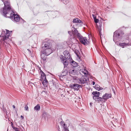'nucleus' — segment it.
Instances as JSON below:
<instances>
[{"instance_id":"obj_1","label":"nucleus","mask_w":131,"mask_h":131,"mask_svg":"<svg viewBox=\"0 0 131 131\" xmlns=\"http://www.w3.org/2000/svg\"><path fill=\"white\" fill-rule=\"evenodd\" d=\"M4 6L3 8L2 15L5 17L10 18L12 19L14 17V21L18 22L19 21L21 18L18 15H15L14 13L12 11L10 2L9 0H3Z\"/></svg>"},{"instance_id":"obj_2","label":"nucleus","mask_w":131,"mask_h":131,"mask_svg":"<svg viewBox=\"0 0 131 131\" xmlns=\"http://www.w3.org/2000/svg\"><path fill=\"white\" fill-rule=\"evenodd\" d=\"M41 48L43 50L42 51H45L49 53H52V50L51 49V46L49 43L45 40L43 41L41 45Z\"/></svg>"},{"instance_id":"obj_3","label":"nucleus","mask_w":131,"mask_h":131,"mask_svg":"<svg viewBox=\"0 0 131 131\" xmlns=\"http://www.w3.org/2000/svg\"><path fill=\"white\" fill-rule=\"evenodd\" d=\"M120 31L118 30L115 31L114 33L113 40L117 45H118V42L122 40V36L120 34Z\"/></svg>"},{"instance_id":"obj_4","label":"nucleus","mask_w":131,"mask_h":131,"mask_svg":"<svg viewBox=\"0 0 131 131\" xmlns=\"http://www.w3.org/2000/svg\"><path fill=\"white\" fill-rule=\"evenodd\" d=\"M51 53H49V52H46L45 51H41L40 52L41 58L43 61L46 60L47 58V56H48Z\"/></svg>"},{"instance_id":"obj_5","label":"nucleus","mask_w":131,"mask_h":131,"mask_svg":"<svg viewBox=\"0 0 131 131\" xmlns=\"http://www.w3.org/2000/svg\"><path fill=\"white\" fill-rule=\"evenodd\" d=\"M12 31H9L8 30L5 29V30L3 31L2 32V34H5V36L3 37V40H7L9 37L10 33Z\"/></svg>"},{"instance_id":"obj_6","label":"nucleus","mask_w":131,"mask_h":131,"mask_svg":"<svg viewBox=\"0 0 131 131\" xmlns=\"http://www.w3.org/2000/svg\"><path fill=\"white\" fill-rule=\"evenodd\" d=\"M69 86L72 89L78 91L79 88L81 87V86L76 83L71 84Z\"/></svg>"},{"instance_id":"obj_7","label":"nucleus","mask_w":131,"mask_h":131,"mask_svg":"<svg viewBox=\"0 0 131 131\" xmlns=\"http://www.w3.org/2000/svg\"><path fill=\"white\" fill-rule=\"evenodd\" d=\"M88 79L85 76H82L79 79V83L81 84H85Z\"/></svg>"},{"instance_id":"obj_8","label":"nucleus","mask_w":131,"mask_h":131,"mask_svg":"<svg viewBox=\"0 0 131 131\" xmlns=\"http://www.w3.org/2000/svg\"><path fill=\"white\" fill-rule=\"evenodd\" d=\"M112 95L111 94L106 93L102 96L103 100L105 101L107 100L108 99L111 98Z\"/></svg>"},{"instance_id":"obj_9","label":"nucleus","mask_w":131,"mask_h":131,"mask_svg":"<svg viewBox=\"0 0 131 131\" xmlns=\"http://www.w3.org/2000/svg\"><path fill=\"white\" fill-rule=\"evenodd\" d=\"M63 54L64 56L67 58V59H72V58L70 57V53L67 50H65L64 51Z\"/></svg>"},{"instance_id":"obj_10","label":"nucleus","mask_w":131,"mask_h":131,"mask_svg":"<svg viewBox=\"0 0 131 131\" xmlns=\"http://www.w3.org/2000/svg\"><path fill=\"white\" fill-rule=\"evenodd\" d=\"M82 39L79 40L80 42L82 44L84 45H85L87 44V40L86 38V37H83L81 38Z\"/></svg>"},{"instance_id":"obj_11","label":"nucleus","mask_w":131,"mask_h":131,"mask_svg":"<svg viewBox=\"0 0 131 131\" xmlns=\"http://www.w3.org/2000/svg\"><path fill=\"white\" fill-rule=\"evenodd\" d=\"M92 94L93 95V98L94 100L100 96V93L97 91H93L92 93Z\"/></svg>"},{"instance_id":"obj_12","label":"nucleus","mask_w":131,"mask_h":131,"mask_svg":"<svg viewBox=\"0 0 131 131\" xmlns=\"http://www.w3.org/2000/svg\"><path fill=\"white\" fill-rule=\"evenodd\" d=\"M118 45L122 47L123 48H124V46H131V43H130V41L128 43H118Z\"/></svg>"},{"instance_id":"obj_13","label":"nucleus","mask_w":131,"mask_h":131,"mask_svg":"<svg viewBox=\"0 0 131 131\" xmlns=\"http://www.w3.org/2000/svg\"><path fill=\"white\" fill-rule=\"evenodd\" d=\"M80 73L83 74L85 76H87L88 73V72L85 69H82L80 70Z\"/></svg>"},{"instance_id":"obj_14","label":"nucleus","mask_w":131,"mask_h":131,"mask_svg":"<svg viewBox=\"0 0 131 131\" xmlns=\"http://www.w3.org/2000/svg\"><path fill=\"white\" fill-rule=\"evenodd\" d=\"M40 72L41 74V80L42 81L43 79L46 78V75L45 74L42 70H40Z\"/></svg>"},{"instance_id":"obj_15","label":"nucleus","mask_w":131,"mask_h":131,"mask_svg":"<svg viewBox=\"0 0 131 131\" xmlns=\"http://www.w3.org/2000/svg\"><path fill=\"white\" fill-rule=\"evenodd\" d=\"M72 22L74 23H81L82 22L81 20H80L79 19L77 18L74 19Z\"/></svg>"},{"instance_id":"obj_16","label":"nucleus","mask_w":131,"mask_h":131,"mask_svg":"<svg viewBox=\"0 0 131 131\" xmlns=\"http://www.w3.org/2000/svg\"><path fill=\"white\" fill-rule=\"evenodd\" d=\"M68 73V71L67 70L63 69L61 73V75L62 76H65Z\"/></svg>"},{"instance_id":"obj_17","label":"nucleus","mask_w":131,"mask_h":131,"mask_svg":"<svg viewBox=\"0 0 131 131\" xmlns=\"http://www.w3.org/2000/svg\"><path fill=\"white\" fill-rule=\"evenodd\" d=\"M69 73L70 74L75 75L77 74V71L76 70L73 69L69 70Z\"/></svg>"},{"instance_id":"obj_18","label":"nucleus","mask_w":131,"mask_h":131,"mask_svg":"<svg viewBox=\"0 0 131 131\" xmlns=\"http://www.w3.org/2000/svg\"><path fill=\"white\" fill-rule=\"evenodd\" d=\"M75 53L76 54L78 58L80 59L81 57V54L80 52L78 50H76L75 51Z\"/></svg>"},{"instance_id":"obj_19","label":"nucleus","mask_w":131,"mask_h":131,"mask_svg":"<svg viewBox=\"0 0 131 131\" xmlns=\"http://www.w3.org/2000/svg\"><path fill=\"white\" fill-rule=\"evenodd\" d=\"M94 100L96 101L102 102L103 101V98L99 97V96L95 99Z\"/></svg>"},{"instance_id":"obj_20","label":"nucleus","mask_w":131,"mask_h":131,"mask_svg":"<svg viewBox=\"0 0 131 131\" xmlns=\"http://www.w3.org/2000/svg\"><path fill=\"white\" fill-rule=\"evenodd\" d=\"M71 65L74 67H77L78 65V63L73 60L71 62Z\"/></svg>"},{"instance_id":"obj_21","label":"nucleus","mask_w":131,"mask_h":131,"mask_svg":"<svg viewBox=\"0 0 131 131\" xmlns=\"http://www.w3.org/2000/svg\"><path fill=\"white\" fill-rule=\"evenodd\" d=\"M60 58L61 61V62H63L65 60H68V59H67V58L65 56H63L62 55H61L60 57Z\"/></svg>"},{"instance_id":"obj_22","label":"nucleus","mask_w":131,"mask_h":131,"mask_svg":"<svg viewBox=\"0 0 131 131\" xmlns=\"http://www.w3.org/2000/svg\"><path fill=\"white\" fill-rule=\"evenodd\" d=\"M42 83L44 85H46L47 84L48 81L46 79V78H45L43 79V80L41 81Z\"/></svg>"},{"instance_id":"obj_23","label":"nucleus","mask_w":131,"mask_h":131,"mask_svg":"<svg viewBox=\"0 0 131 131\" xmlns=\"http://www.w3.org/2000/svg\"><path fill=\"white\" fill-rule=\"evenodd\" d=\"M64 66V68H66L67 67V66L68 64V62L67 61V60H65L63 62H62Z\"/></svg>"},{"instance_id":"obj_24","label":"nucleus","mask_w":131,"mask_h":131,"mask_svg":"<svg viewBox=\"0 0 131 131\" xmlns=\"http://www.w3.org/2000/svg\"><path fill=\"white\" fill-rule=\"evenodd\" d=\"M40 106L39 104H38L34 107L35 110L36 111H39L40 110Z\"/></svg>"},{"instance_id":"obj_25","label":"nucleus","mask_w":131,"mask_h":131,"mask_svg":"<svg viewBox=\"0 0 131 131\" xmlns=\"http://www.w3.org/2000/svg\"><path fill=\"white\" fill-rule=\"evenodd\" d=\"M72 31L74 34L76 35L78 33L77 30L74 27H72Z\"/></svg>"},{"instance_id":"obj_26","label":"nucleus","mask_w":131,"mask_h":131,"mask_svg":"<svg viewBox=\"0 0 131 131\" xmlns=\"http://www.w3.org/2000/svg\"><path fill=\"white\" fill-rule=\"evenodd\" d=\"M78 38L80 40V39H82L81 38H82L83 37L81 35L80 33H77V34H76Z\"/></svg>"},{"instance_id":"obj_27","label":"nucleus","mask_w":131,"mask_h":131,"mask_svg":"<svg viewBox=\"0 0 131 131\" xmlns=\"http://www.w3.org/2000/svg\"><path fill=\"white\" fill-rule=\"evenodd\" d=\"M95 88L96 90L99 91L103 89L102 88L100 87V86L98 85H95Z\"/></svg>"},{"instance_id":"obj_28","label":"nucleus","mask_w":131,"mask_h":131,"mask_svg":"<svg viewBox=\"0 0 131 131\" xmlns=\"http://www.w3.org/2000/svg\"><path fill=\"white\" fill-rule=\"evenodd\" d=\"M100 25H99V27L98 28L99 29V34L100 35V36H101V27H101L102 26V23L101 22H100Z\"/></svg>"},{"instance_id":"obj_29","label":"nucleus","mask_w":131,"mask_h":131,"mask_svg":"<svg viewBox=\"0 0 131 131\" xmlns=\"http://www.w3.org/2000/svg\"><path fill=\"white\" fill-rule=\"evenodd\" d=\"M19 21V23L21 24H23L25 22H26L21 17Z\"/></svg>"},{"instance_id":"obj_30","label":"nucleus","mask_w":131,"mask_h":131,"mask_svg":"<svg viewBox=\"0 0 131 131\" xmlns=\"http://www.w3.org/2000/svg\"><path fill=\"white\" fill-rule=\"evenodd\" d=\"M65 131H69L68 128L66 126H65V124L64 123L63 125Z\"/></svg>"},{"instance_id":"obj_31","label":"nucleus","mask_w":131,"mask_h":131,"mask_svg":"<svg viewBox=\"0 0 131 131\" xmlns=\"http://www.w3.org/2000/svg\"><path fill=\"white\" fill-rule=\"evenodd\" d=\"M12 125H13V124L12 123ZM12 128L13 129L15 130L16 131H19V129L17 128L16 127H14L13 126H12Z\"/></svg>"},{"instance_id":"obj_32","label":"nucleus","mask_w":131,"mask_h":131,"mask_svg":"<svg viewBox=\"0 0 131 131\" xmlns=\"http://www.w3.org/2000/svg\"><path fill=\"white\" fill-rule=\"evenodd\" d=\"M94 19V21L96 23H98L99 21V19H96V18Z\"/></svg>"},{"instance_id":"obj_33","label":"nucleus","mask_w":131,"mask_h":131,"mask_svg":"<svg viewBox=\"0 0 131 131\" xmlns=\"http://www.w3.org/2000/svg\"><path fill=\"white\" fill-rule=\"evenodd\" d=\"M28 107L27 105H26L25 107V110L28 111Z\"/></svg>"},{"instance_id":"obj_34","label":"nucleus","mask_w":131,"mask_h":131,"mask_svg":"<svg viewBox=\"0 0 131 131\" xmlns=\"http://www.w3.org/2000/svg\"><path fill=\"white\" fill-rule=\"evenodd\" d=\"M21 127H22V128H21V131H23V129H24V128L23 126H21Z\"/></svg>"},{"instance_id":"obj_35","label":"nucleus","mask_w":131,"mask_h":131,"mask_svg":"<svg viewBox=\"0 0 131 131\" xmlns=\"http://www.w3.org/2000/svg\"><path fill=\"white\" fill-rule=\"evenodd\" d=\"M92 16L93 17V18H94V19L95 18H96V17L93 14L92 15Z\"/></svg>"},{"instance_id":"obj_36","label":"nucleus","mask_w":131,"mask_h":131,"mask_svg":"<svg viewBox=\"0 0 131 131\" xmlns=\"http://www.w3.org/2000/svg\"><path fill=\"white\" fill-rule=\"evenodd\" d=\"M95 84V82L94 81H93L92 82V84L93 85H94Z\"/></svg>"},{"instance_id":"obj_37","label":"nucleus","mask_w":131,"mask_h":131,"mask_svg":"<svg viewBox=\"0 0 131 131\" xmlns=\"http://www.w3.org/2000/svg\"><path fill=\"white\" fill-rule=\"evenodd\" d=\"M21 117L22 119H23L24 118V117L22 115L21 116Z\"/></svg>"},{"instance_id":"obj_38","label":"nucleus","mask_w":131,"mask_h":131,"mask_svg":"<svg viewBox=\"0 0 131 131\" xmlns=\"http://www.w3.org/2000/svg\"><path fill=\"white\" fill-rule=\"evenodd\" d=\"M8 115H7V114H6V116H5V117H8Z\"/></svg>"},{"instance_id":"obj_39","label":"nucleus","mask_w":131,"mask_h":131,"mask_svg":"<svg viewBox=\"0 0 131 131\" xmlns=\"http://www.w3.org/2000/svg\"><path fill=\"white\" fill-rule=\"evenodd\" d=\"M68 33L69 34H70V33H71V32L70 31H68Z\"/></svg>"},{"instance_id":"obj_40","label":"nucleus","mask_w":131,"mask_h":131,"mask_svg":"<svg viewBox=\"0 0 131 131\" xmlns=\"http://www.w3.org/2000/svg\"><path fill=\"white\" fill-rule=\"evenodd\" d=\"M13 107H14V108H15V106L14 105H13Z\"/></svg>"}]
</instances>
